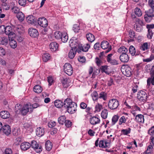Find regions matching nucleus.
Segmentation results:
<instances>
[{"mask_svg": "<svg viewBox=\"0 0 154 154\" xmlns=\"http://www.w3.org/2000/svg\"><path fill=\"white\" fill-rule=\"evenodd\" d=\"M45 146L46 149L47 150L49 151L52 148V144L50 140H48L45 143Z\"/></svg>", "mask_w": 154, "mask_h": 154, "instance_id": "nucleus-30", "label": "nucleus"}, {"mask_svg": "<svg viewBox=\"0 0 154 154\" xmlns=\"http://www.w3.org/2000/svg\"><path fill=\"white\" fill-rule=\"evenodd\" d=\"M30 146H31L37 153H39L42 150V147L41 146H39L37 142L33 140L31 142L30 144Z\"/></svg>", "mask_w": 154, "mask_h": 154, "instance_id": "nucleus-8", "label": "nucleus"}, {"mask_svg": "<svg viewBox=\"0 0 154 154\" xmlns=\"http://www.w3.org/2000/svg\"><path fill=\"white\" fill-rule=\"evenodd\" d=\"M77 51V50H76V49H71L68 54V56L71 59H73L75 57Z\"/></svg>", "mask_w": 154, "mask_h": 154, "instance_id": "nucleus-29", "label": "nucleus"}, {"mask_svg": "<svg viewBox=\"0 0 154 154\" xmlns=\"http://www.w3.org/2000/svg\"><path fill=\"white\" fill-rule=\"evenodd\" d=\"M38 23L40 26L43 27H46L48 25V21L44 17L39 18L38 20Z\"/></svg>", "mask_w": 154, "mask_h": 154, "instance_id": "nucleus-11", "label": "nucleus"}, {"mask_svg": "<svg viewBox=\"0 0 154 154\" xmlns=\"http://www.w3.org/2000/svg\"><path fill=\"white\" fill-rule=\"evenodd\" d=\"M55 106L57 108H60L63 106H64V103L61 100H57L54 102Z\"/></svg>", "mask_w": 154, "mask_h": 154, "instance_id": "nucleus-31", "label": "nucleus"}, {"mask_svg": "<svg viewBox=\"0 0 154 154\" xmlns=\"http://www.w3.org/2000/svg\"><path fill=\"white\" fill-rule=\"evenodd\" d=\"M77 104L70 98H67L64 101V107L67 109V110L69 113H74L77 110Z\"/></svg>", "mask_w": 154, "mask_h": 154, "instance_id": "nucleus-1", "label": "nucleus"}, {"mask_svg": "<svg viewBox=\"0 0 154 154\" xmlns=\"http://www.w3.org/2000/svg\"><path fill=\"white\" fill-rule=\"evenodd\" d=\"M5 33L6 34L8 35H12L14 32H12L11 27L9 26H7L5 27Z\"/></svg>", "mask_w": 154, "mask_h": 154, "instance_id": "nucleus-26", "label": "nucleus"}, {"mask_svg": "<svg viewBox=\"0 0 154 154\" xmlns=\"http://www.w3.org/2000/svg\"><path fill=\"white\" fill-rule=\"evenodd\" d=\"M100 46L101 44H100L99 42H97L94 44V48L95 50H99Z\"/></svg>", "mask_w": 154, "mask_h": 154, "instance_id": "nucleus-62", "label": "nucleus"}, {"mask_svg": "<svg viewBox=\"0 0 154 154\" xmlns=\"http://www.w3.org/2000/svg\"><path fill=\"white\" fill-rule=\"evenodd\" d=\"M126 119L124 116H122L120 118L119 121V124L122 125L123 123H125L126 122Z\"/></svg>", "mask_w": 154, "mask_h": 154, "instance_id": "nucleus-56", "label": "nucleus"}, {"mask_svg": "<svg viewBox=\"0 0 154 154\" xmlns=\"http://www.w3.org/2000/svg\"><path fill=\"white\" fill-rule=\"evenodd\" d=\"M134 13L138 17L141 16L142 14L141 11L138 8H136L135 9Z\"/></svg>", "mask_w": 154, "mask_h": 154, "instance_id": "nucleus-45", "label": "nucleus"}, {"mask_svg": "<svg viewBox=\"0 0 154 154\" xmlns=\"http://www.w3.org/2000/svg\"><path fill=\"white\" fill-rule=\"evenodd\" d=\"M58 44L55 42L51 43L49 45V47L52 51H55L58 49Z\"/></svg>", "mask_w": 154, "mask_h": 154, "instance_id": "nucleus-20", "label": "nucleus"}, {"mask_svg": "<svg viewBox=\"0 0 154 154\" xmlns=\"http://www.w3.org/2000/svg\"><path fill=\"white\" fill-rule=\"evenodd\" d=\"M28 33L32 37H36L38 35L37 30L33 28H30L29 29Z\"/></svg>", "mask_w": 154, "mask_h": 154, "instance_id": "nucleus-13", "label": "nucleus"}, {"mask_svg": "<svg viewBox=\"0 0 154 154\" xmlns=\"http://www.w3.org/2000/svg\"><path fill=\"white\" fill-rule=\"evenodd\" d=\"M150 47V43L148 42L144 43L140 46V49L142 51H146L147 52L149 51Z\"/></svg>", "mask_w": 154, "mask_h": 154, "instance_id": "nucleus-16", "label": "nucleus"}, {"mask_svg": "<svg viewBox=\"0 0 154 154\" xmlns=\"http://www.w3.org/2000/svg\"><path fill=\"white\" fill-rule=\"evenodd\" d=\"M89 122L92 125H95L100 123V119L98 117L94 116L90 118Z\"/></svg>", "mask_w": 154, "mask_h": 154, "instance_id": "nucleus-14", "label": "nucleus"}, {"mask_svg": "<svg viewBox=\"0 0 154 154\" xmlns=\"http://www.w3.org/2000/svg\"><path fill=\"white\" fill-rule=\"evenodd\" d=\"M69 82V80L67 78H63L62 80V83L64 87H66L67 84Z\"/></svg>", "mask_w": 154, "mask_h": 154, "instance_id": "nucleus-53", "label": "nucleus"}, {"mask_svg": "<svg viewBox=\"0 0 154 154\" xmlns=\"http://www.w3.org/2000/svg\"><path fill=\"white\" fill-rule=\"evenodd\" d=\"M8 39L7 37H0V45H6L8 42Z\"/></svg>", "mask_w": 154, "mask_h": 154, "instance_id": "nucleus-34", "label": "nucleus"}, {"mask_svg": "<svg viewBox=\"0 0 154 154\" xmlns=\"http://www.w3.org/2000/svg\"><path fill=\"white\" fill-rule=\"evenodd\" d=\"M146 27L148 31V34L147 35V38L149 39H151L154 33V24H147Z\"/></svg>", "mask_w": 154, "mask_h": 154, "instance_id": "nucleus-4", "label": "nucleus"}, {"mask_svg": "<svg viewBox=\"0 0 154 154\" xmlns=\"http://www.w3.org/2000/svg\"><path fill=\"white\" fill-rule=\"evenodd\" d=\"M147 86L149 87L151 83L152 85H154V75H152V77L149 78L147 80Z\"/></svg>", "mask_w": 154, "mask_h": 154, "instance_id": "nucleus-33", "label": "nucleus"}, {"mask_svg": "<svg viewBox=\"0 0 154 154\" xmlns=\"http://www.w3.org/2000/svg\"><path fill=\"white\" fill-rule=\"evenodd\" d=\"M108 111L106 109H104L102 110L101 113L102 118L103 119H106L107 118Z\"/></svg>", "mask_w": 154, "mask_h": 154, "instance_id": "nucleus-40", "label": "nucleus"}, {"mask_svg": "<svg viewBox=\"0 0 154 154\" xmlns=\"http://www.w3.org/2000/svg\"><path fill=\"white\" fill-rule=\"evenodd\" d=\"M4 153L5 154H12L13 152L10 148H7L4 151Z\"/></svg>", "mask_w": 154, "mask_h": 154, "instance_id": "nucleus-58", "label": "nucleus"}, {"mask_svg": "<svg viewBox=\"0 0 154 154\" xmlns=\"http://www.w3.org/2000/svg\"><path fill=\"white\" fill-rule=\"evenodd\" d=\"M23 127L24 128L27 129H30L32 128V125L30 124V122L25 123L23 125Z\"/></svg>", "mask_w": 154, "mask_h": 154, "instance_id": "nucleus-61", "label": "nucleus"}, {"mask_svg": "<svg viewBox=\"0 0 154 154\" xmlns=\"http://www.w3.org/2000/svg\"><path fill=\"white\" fill-rule=\"evenodd\" d=\"M132 17L133 21L135 22L134 25V29L137 32H141L143 29V26L145 25V23L135 15H132Z\"/></svg>", "mask_w": 154, "mask_h": 154, "instance_id": "nucleus-2", "label": "nucleus"}, {"mask_svg": "<svg viewBox=\"0 0 154 154\" xmlns=\"http://www.w3.org/2000/svg\"><path fill=\"white\" fill-rule=\"evenodd\" d=\"M62 33L59 31H56L54 33V37L56 39H61L62 36Z\"/></svg>", "mask_w": 154, "mask_h": 154, "instance_id": "nucleus-46", "label": "nucleus"}, {"mask_svg": "<svg viewBox=\"0 0 154 154\" xmlns=\"http://www.w3.org/2000/svg\"><path fill=\"white\" fill-rule=\"evenodd\" d=\"M80 26L78 24H74L73 27V30L75 32L77 33L80 30Z\"/></svg>", "mask_w": 154, "mask_h": 154, "instance_id": "nucleus-51", "label": "nucleus"}, {"mask_svg": "<svg viewBox=\"0 0 154 154\" xmlns=\"http://www.w3.org/2000/svg\"><path fill=\"white\" fill-rule=\"evenodd\" d=\"M129 52L132 56H134L136 53V50L135 48L132 45L129 47Z\"/></svg>", "mask_w": 154, "mask_h": 154, "instance_id": "nucleus-44", "label": "nucleus"}, {"mask_svg": "<svg viewBox=\"0 0 154 154\" xmlns=\"http://www.w3.org/2000/svg\"><path fill=\"white\" fill-rule=\"evenodd\" d=\"M145 20L147 23L149 22L152 20V18L145 14L144 16Z\"/></svg>", "mask_w": 154, "mask_h": 154, "instance_id": "nucleus-60", "label": "nucleus"}, {"mask_svg": "<svg viewBox=\"0 0 154 154\" xmlns=\"http://www.w3.org/2000/svg\"><path fill=\"white\" fill-rule=\"evenodd\" d=\"M33 91L36 93H39L42 92V88L40 86L37 85L34 87Z\"/></svg>", "mask_w": 154, "mask_h": 154, "instance_id": "nucleus-36", "label": "nucleus"}, {"mask_svg": "<svg viewBox=\"0 0 154 154\" xmlns=\"http://www.w3.org/2000/svg\"><path fill=\"white\" fill-rule=\"evenodd\" d=\"M129 36L130 38L128 40L129 42H131L133 41L134 39L135 38V34L134 31L130 30L129 31Z\"/></svg>", "mask_w": 154, "mask_h": 154, "instance_id": "nucleus-35", "label": "nucleus"}, {"mask_svg": "<svg viewBox=\"0 0 154 154\" xmlns=\"http://www.w3.org/2000/svg\"><path fill=\"white\" fill-rule=\"evenodd\" d=\"M17 17L19 20L22 21L24 18V15L21 12L18 13L17 15Z\"/></svg>", "mask_w": 154, "mask_h": 154, "instance_id": "nucleus-42", "label": "nucleus"}, {"mask_svg": "<svg viewBox=\"0 0 154 154\" xmlns=\"http://www.w3.org/2000/svg\"><path fill=\"white\" fill-rule=\"evenodd\" d=\"M27 22L30 24H34L36 21V19L32 15H29L26 18Z\"/></svg>", "mask_w": 154, "mask_h": 154, "instance_id": "nucleus-22", "label": "nucleus"}, {"mask_svg": "<svg viewBox=\"0 0 154 154\" xmlns=\"http://www.w3.org/2000/svg\"><path fill=\"white\" fill-rule=\"evenodd\" d=\"M119 119V117L118 116L115 115L114 116L112 119V124L114 125L118 121Z\"/></svg>", "mask_w": 154, "mask_h": 154, "instance_id": "nucleus-55", "label": "nucleus"}, {"mask_svg": "<svg viewBox=\"0 0 154 154\" xmlns=\"http://www.w3.org/2000/svg\"><path fill=\"white\" fill-rule=\"evenodd\" d=\"M135 120L138 122L143 123L144 122V116L141 114H138L136 116Z\"/></svg>", "mask_w": 154, "mask_h": 154, "instance_id": "nucleus-28", "label": "nucleus"}, {"mask_svg": "<svg viewBox=\"0 0 154 154\" xmlns=\"http://www.w3.org/2000/svg\"><path fill=\"white\" fill-rule=\"evenodd\" d=\"M120 60L122 62H127L129 60V57L128 54H122L119 57Z\"/></svg>", "mask_w": 154, "mask_h": 154, "instance_id": "nucleus-19", "label": "nucleus"}, {"mask_svg": "<svg viewBox=\"0 0 154 154\" xmlns=\"http://www.w3.org/2000/svg\"><path fill=\"white\" fill-rule=\"evenodd\" d=\"M102 73L105 72L107 74L109 75L111 73V72L109 71V69L107 66H103L100 68Z\"/></svg>", "mask_w": 154, "mask_h": 154, "instance_id": "nucleus-27", "label": "nucleus"}, {"mask_svg": "<svg viewBox=\"0 0 154 154\" xmlns=\"http://www.w3.org/2000/svg\"><path fill=\"white\" fill-rule=\"evenodd\" d=\"M103 108L102 105L98 103L95 106L94 112H100Z\"/></svg>", "mask_w": 154, "mask_h": 154, "instance_id": "nucleus-41", "label": "nucleus"}, {"mask_svg": "<svg viewBox=\"0 0 154 154\" xmlns=\"http://www.w3.org/2000/svg\"><path fill=\"white\" fill-rule=\"evenodd\" d=\"M78 40L75 37L72 38L70 40L69 43L70 46L73 49H76L77 50V47L79 46Z\"/></svg>", "mask_w": 154, "mask_h": 154, "instance_id": "nucleus-7", "label": "nucleus"}, {"mask_svg": "<svg viewBox=\"0 0 154 154\" xmlns=\"http://www.w3.org/2000/svg\"><path fill=\"white\" fill-rule=\"evenodd\" d=\"M132 70L131 68L128 66L125 67L124 71H123V74L127 77H130L131 75Z\"/></svg>", "mask_w": 154, "mask_h": 154, "instance_id": "nucleus-17", "label": "nucleus"}, {"mask_svg": "<svg viewBox=\"0 0 154 154\" xmlns=\"http://www.w3.org/2000/svg\"><path fill=\"white\" fill-rule=\"evenodd\" d=\"M128 49L124 46L119 48L118 50V52L122 54H127L128 52Z\"/></svg>", "mask_w": 154, "mask_h": 154, "instance_id": "nucleus-32", "label": "nucleus"}, {"mask_svg": "<svg viewBox=\"0 0 154 154\" xmlns=\"http://www.w3.org/2000/svg\"><path fill=\"white\" fill-rule=\"evenodd\" d=\"M64 70L65 72L68 75H71L73 72V70L72 66L69 63H66L64 66Z\"/></svg>", "mask_w": 154, "mask_h": 154, "instance_id": "nucleus-5", "label": "nucleus"}, {"mask_svg": "<svg viewBox=\"0 0 154 154\" xmlns=\"http://www.w3.org/2000/svg\"><path fill=\"white\" fill-rule=\"evenodd\" d=\"M35 131L37 136L39 137H41L43 136L44 134V128L42 127L38 128L36 129Z\"/></svg>", "mask_w": 154, "mask_h": 154, "instance_id": "nucleus-18", "label": "nucleus"}, {"mask_svg": "<svg viewBox=\"0 0 154 154\" xmlns=\"http://www.w3.org/2000/svg\"><path fill=\"white\" fill-rule=\"evenodd\" d=\"M86 37L88 40L91 43L93 42L95 39L94 35L91 33L87 34Z\"/></svg>", "mask_w": 154, "mask_h": 154, "instance_id": "nucleus-24", "label": "nucleus"}, {"mask_svg": "<svg viewBox=\"0 0 154 154\" xmlns=\"http://www.w3.org/2000/svg\"><path fill=\"white\" fill-rule=\"evenodd\" d=\"M3 132L6 135H8L11 132V130L10 126L8 125H4L2 128Z\"/></svg>", "mask_w": 154, "mask_h": 154, "instance_id": "nucleus-15", "label": "nucleus"}, {"mask_svg": "<svg viewBox=\"0 0 154 154\" xmlns=\"http://www.w3.org/2000/svg\"><path fill=\"white\" fill-rule=\"evenodd\" d=\"M131 129L128 128V129H122L121 131L122 133L124 135H127L131 132Z\"/></svg>", "mask_w": 154, "mask_h": 154, "instance_id": "nucleus-52", "label": "nucleus"}, {"mask_svg": "<svg viewBox=\"0 0 154 154\" xmlns=\"http://www.w3.org/2000/svg\"><path fill=\"white\" fill-rule=\"evenodd\" d=\"M148 3L149 6L152 9H154V1L149 0Z\"/></svg>", "mask_w": 154, "mask_h": 154, "instance_id": "nucleus-63", "label": "nucleus"}, {"mask_svg": "<svg viewBox=\"0 0 154 154\" xmlns=\"http://www.w3.org/2000/svg\"><path fill=\"white\" fill-rule=\"evenodd\" d=\"M146 14L152 18L154 16V11L153 9H150Z\"/></svg>", "mask_w": 154, "mask_h": 154, "instance_id": "nucleus-54", "label": "nucleus"}, {"mask_svg": "<svg viewBox=\"0 0 154 154\" xmlns=\"http://www.w3.org/2000/svg\"><path fill=\"white\" fill-rule=\"evenodd\" d=\"M61 39L63 42L64 43L66 42L68 39V36L66 34H62Z\"/></svg>", "mask_w": 154, "mask_h": 154, "instance_id": "nucleus-50", "label": "nucleus"}, {"mask_svg": "<svg viewBox=\"0 0 154 154\" xmlns=\"http://www.w3.org/2000/svg\"><path fill=\"white\" fill-rule=\"evenodd\" d=\"M113 54H110L106 57V60L107 62L112 65H117L119 64L118 61L115 59H112L111 58Z\"/></svg>", "mask_w": 154, "mask_h": 154, "instance_id": "nucleus-10", "label": "nucleus"}, {"mask_svg": "<svg viewBox=\"0 0 154 154\" xmlns=\"http://www.w3.org/2000/svg\"><path fill=\"white\" fill-rule=\"evenodd\" d=\"M0 116L2 118L6 119L10 117V114L7 111H3L0 112Z\"/></svg>", "mask_w": 154, "mask_h": 154, "instance_id": "nucleus-25", "label": "nucleus"}, {"mask_svg": "<svg viewBox=\"0 0 154 154\" xmlns=\"http://www.w3.org/2000/svg\"><path fill=\"white\" fill-rule=\"evenodd\" d=\"M101 47L103 49H107L105 51V53H107L112 50V46L107 41H103L101 43Z\"/></svg>", "mask_w": 154, "mask_h": 154, "instance_id": "nucleus-9", "label": "nucleus"}, {"mask_svg": "<svg viewBox=\"0 0 154 154\" xmlns=\"http://www.w3.org/2000/svg\"><path fill=\"white\" fill-rule=\"evenodd\" d=\"M30 146V144L29 143L24 142L22 143L20 145L21 148L23 150H26L29 148Z\"/></svg>", "mask_w": 154, "mask_h": 154, "instance_id": "nucleus-21", "label": "nucleus"}, {"mask_svg": "<svg viewBox=\"0 0 154 154\" xmlns=\"http://www.w3.org/2000/svg\"><path fill=\"white\" fill-rule=\"evenodd\" d=\"M148 133L150 135L154 134V126L152 127L148 131Z\"/></svg>", "mask_w": 154, "mask_h": 154, "instance_id": "nucleus-64", "label": "nucleus"}, {"mask_svg": "<svg viewBox=\"0 0 154 154\" xmlns=\"http://www.w3.org/2000/svg\"><path fill=\"white\" fill-rule=\"evenodd\" d=\"M2 7L4 9H5L6 10H8L9 8V7L7 5L6 2H2Z\"/></svg>", "mask_w": 154, "mask_h": 154, "instance_id": "nucleus-57", "label": "nucleus"}, {"mask_svg": "<svg viewBox=\"0 0 154 154\" xmlns=\"http://www.w3.org/2000/svg\"><path fill=\"white\" fill-rule=\"evenodd\" d=\"M9 44L11 47L13 48H15L17 47V43L14 39H9Z\"/></svg>", "mask_w": 154, "mask_h": 154, "instance_id": "nucleus-38", "label": "nucleus"}, {"mask_svg": "<svg viewBox=\"0 0 154 154\" xmlns=\"http://www.w3.org/2000/svg\"><path fill=\"white\" fill-rule=\"evenodd\" d=\"M12 11L14 13L17 14L20 12V8L16 6L12 8Z\"/></svg>", "mask_w": 154, "mask_h": 154, "instance_id": "nucleus-59", "label": "nucleus"}, {"mask_svg": "<svg viewBox=\"0 0 154 154\" xmlns=\"http://www.w3.org/2000/svg\"><path fill=\"white\" fill-rule=\"evenodd\" d=\"M66 117L65 116H60L58 119V121L59 123L63 125L65 123L66 121Z\"/></svg>", "mask_w": 154, "mask_h": 154, "instance_id": "nucleus-39", "label": "nucleus"}, {"mask_svg": "<svg viewBox=\"0 0 154 154\" xmlns=\"http://www.w3.org/2000/svg\"><path fill=\"white\" fill-rule=\"evenodd\" d=\"M119 105V101L116 99H112L109 100L108 103L109 108L112 110L116 109Z\"/></svg>", "mask_w": 154, "mask_h": 154, "instance_id": "nucleus-3", "label": "nucleus"}, {"mask_svg": "<svg viewBox=\"0 0 154 154\" xmlns=\"http://www.w3.org/2000/svg\"><path fill=\"white\" fill-rule=\"evenodd\" d=\"M20 128H14L13 130L12 133L15 136H17L20 134Z\"/></svg>", "mask_w": 154, "mask_h": 154, "instance_id": "nucleus-48", "label": "nucleus"}, {"mask_svg": "<svg viewBox=\"0 0 154 154\" xmlns=\"http://www.w3.org/2000/svg\"><path fill=\"white\" fill-rule=\"evenodd\" d=\"M137 98L141 101L146 102L147 98V94L144 91H140L138 92Z\"/></svg>", "mask_w": 154, "mask_h": 154, "instance_id": "nucleus-6", "label": "nucleus"}, {"mask_svg": "<svg viewBox=\"0 0 154 154\" xmlns=\"http://www.w3.org/2000/svg\"><path fill=\"white\" fill-rule=\"evenodd\" d=\"M50 55L48 53L44 54L42 56V59L44 62H46L50 58Z\"/></svg>", "mask_w": 154, "mask_h": 154, "instance_id": "nucleus-47", "label": "nucleus"}, {"mask_svg": "<svg viewBox=\"0 0 154 154\" xmlns=\"http://www.w3.org/2000/svg\"><path fill=\"white\" fill-rule=\"evenodd\" d=\"M90 47V45L89 44H87L83 46H79V48L83 52L87 51Z\"/></svg>", "mask_w": 154, "mask_h": 154, "instance_id": "nucleus-23", "label": "nucleus"}, {"mask_svg": "<svg viewBox=\"0 0 154 154\" xmlns=\"http://www.w3.org/2000/svg\"><path fill=\"white\" fill-rule=\"evenodd\" d=\"M30 104H27L24 105L21 110V112L23 115H25L28 112H32V109L30 108Z\"/></svg>", "mask_w": 154, "mask_h": 154, "instance_id": "nucleus-12", "label": "nucleus"}, {"mask_svg": "<svg viewBox=\"0 0 154 154\" xmlns=\"http://www.w3.org/2000/svg\"><path fill=\"white\" fill-rule=\"evenodd\" d=\"M99 94H98L97 92L96 91H94L91 94V96L94 100H97L99 98Z\"/></svg>", "mask_w": 154, "mask_h": 154, "instance_id": "nucleus-43", "label": "nucleus"}, {"mask_svg": "<svg viewBox=\"0 0 154 154\" xmlns=\"http://www.w3.org/2000/svg\"><path fill=\"white\" fill-rule=\"evenodd\" d=\"M99 98L102 99L104 100H106L107 99V94L106 93L102 91L99 94Z\"/></svg>", "mask_w": 154, "mask_h": 154, "instance_id": "nucleus-37", "label": "nucleus"}, {"mask_svg": "<svg viewBox=\"0 0 154 154\" xmlns=\"http://www.w3.org/2000/svg\"><path fill=\"white\" fill-rule=\"evenodd\" d=\"M153 60H154V54H152L149 58L146 59H143V61L144 62H148L152 61Z\"/></svg>", "mask_w": 154, "mask_h": 154, "instance_id": "nucleus-49", "label": "nucleus"}]
</instances>
